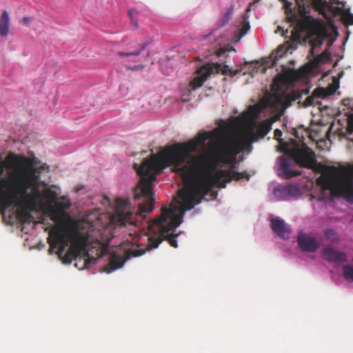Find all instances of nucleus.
Here are the masks:
<instances>
[{"instance_id": "nucleus-27", "label": "nucleus", "mask_w": 353, "mask_h": 353, "mask_svg": "<svg viewBox=\"0 0 353 353\" xmlns=\"http://www.w3.org/2000/svg\"><path fill=\"white\" fill-rule=\"evenodd\" d=\"M43 196L50 203L54 202L58 199L57 192L50 188H48L44 191Z\"/></svg>"}, {"instance_id": "nucleus-25", "label": "nucleus", "mask_w": 353, "mask_h": 353, "mask_svg": "<svg viewBox=\"0 0 353 353\" xmlns=\"http://www.w3.org/2000/svg\"><path fill=\"white\" fill-rule=\"evenodd\" d=\"M313 37L311 39V44L313 48L321 46L324 41V38L322 35L319 34V30L315 28L310 33Z\"/></svg>"}, {"instance_id": "nucleus-37", "label": "nucleus", "mask_w": 353, "mask_h": 353, "mask_svg": "<svg viewBox=\"0 0 353 353\" xmlns=\"http://www.w3.org/2000/svg\"><path fill=\"white\" fill-rule=\"evenodd\" d=\"M143 68H144L143 65H137L127 67V68L128 70H132V71H137V70L143 69Z\"/></svg>"}, {"instance_id": "nucleus-4", "label": "nucleus", "mask_w": 353, "mask_h": 353, "mask_svg": "<svg viewBox=\"0 0 353 353\" xmlns=\"http://www.w3.org/2000/svg\"><path fill=\"white\" fill-rule=\"evenodd\" d=\"M89 235L86 232H81L78 225L72 222L65 230L61 227L55 226L49 232L48 243L51 250L58 248L57 254L61 256L65 248L70 243V247L65 253L61 260L65 264H70L81 254L88 255L87 246L88 245Z\"/></svg>"}, {"instance_id": "nucleus-40", "label": "nucleus", "mask_w": 353, "mask_h": 353, "mask_svg": "<svg viewBox=\"0 0 353 353\" xmlns=\"http://www.w3.org/2000/svg\"><path fill=\"white\" fill-rule=\"evenodd\" d=\"M22 20L25 25H29L31 22V19L28 17H24Z\"/></svg>"}, {"instance_id": "nucleus-30", "label": "nucleus", "mask_w": 353, "mask_h": 353, "mask_svg": "<svg viewBox=\"0 0 353 353\" xmlns=\"http://www.w3.org/2000/svg\"><path fill=\"white\" fill-rule=\"evenodd\" d=\"M145 44H141L140 46H139V48L138 50H134V51H131V52H118V54L119 56H125V57H128V56H138L141 54V52L142 51H143L145 50Z\"/></svg>"}, {"instance_id": "nucleus-8", "label": "nucleus", "mask_w": 353, "mask_h": 353, "mask_svg": "<svg viewBox=\"0 0 353 353\" xmlns=\"http://www.w3.org/2000/svg\"><path fill=\"white\" fill-rule=\"evenodd\" d=\"M314 157V152L307 146L291 151L290 156L281 157L279 164L283 176L290 179L301 175L300 171L292 168L294 163L303 168H313L315 163Z\"/></svg>"}, {"instance_id": "nucleus-39", "label": "nucleus", "mask_w": 353, "mask_h": 353, "mask_svg": "<svg viewBox=\"0 0 353 353\" xmlns=\"http://www.w3.org/2000/svg\"><path fill=\"white\" fill-rule=\"evenodd\" d=\"M332 3H336L338 5V6H344L345 4V2L344 1H340L339 0H330Z\"/></svg>"}, {"instance_id": "nucleus-29", "label": "nucleus", "mask_w": 353, "mask_h": 353, "mask_svg": "<svg viewBox=\"0 0 353 353\" xmlns=\"http://www.w3.org/2000/svg\"><path fill=\"white\" fill-rule=\"evenodd\" d=\"M212 68H214V70L215 69L217 72H221L222 74H226L228 72H230V74L232 76H234V75L236 74V73H237V71L232 72L231 70L229 68V66L227 65L216 63L214 65V67H212Z\"/></svg>"}, {"instance_id": "nucleus-15", "label": "nucleus", "mask_w": 353, "mask_h": 353, "mask_svg": "<svg viewBox=\"0 0 353 353\" xmlns=\"http://www.w3.org/2000/svg\"><path fill=\"white\" fill-rule=\"evenodd\" d=\"M323 254L325 259L330 262L343 263L347 261V256L345 253L330 248H325Z\"/></svg>"}, {"instance_id": "nucleus-1", "label": "nucleus", "mask_w": 353, "mask_h": 353, "mask_svg": "<svg viewBox=\"0 0 353 353\" xmlns=\"http://www.w3.org/2000/svg\"><path fill=\"white\" fill-rule=\"evenodd\" d=\"M213 134L212 132L199 133L195 139L165 146L157 155L152 154L149 159H144L140 166L134 163L133 167L140 175L141 181L139 186L134 190V199L139 200L143 198L144 201L139 205V210L134 214L130 210L128 200L117 199L116 210L111 216V223L120 227L128 225L137 226V217L145 216L154 209V195L152 189L157 174L161 173L168 164H183L187 157L196 151L199 145L212 138Z\"/></svg>"}, {"instance_id": "nucleus-2", "label": "nucleus", "mask_w": 353, "mask_h": 353, "mask_svg": "<svg viewBox=\"0 0 353 353\" xmlns=\"http://www.w3.org/2000/svg\"><path fill=\"white\" fill-rule=\"evenodd\" d=\"M187 163L177 165L168 164L165 168L172 166V170L180 174L184 182V186L179 191L184 210H192L200 203L203 198L212 190L213 187L224 188L226 183L232 180L239 181L250 175L246 172H239L233 170H219L211 172L207 167L203 155H192L187 157Z\"/></svg>"}, {"instance_id": "nucleus-24", "label": "nucleus", "mask_w": 353, "mask_h": 353, "mask_svg": "<svg viewBox=\"0 0 353 353\" xmlns=\"http://www.w3.org/2000/svg\"><path fill=\"white\" fill-rule=\"evenodd\" d=\"M313 8L319 12L323 17L328 19L326 12L327 2L323 0H312Z\"/></svg>"}, {"instance_id": "nucleus-12", "label": "nucleus", "mask_w": 353, "mask_h": 353, "mask_svg": "<svg viewBox=\"0 0 353 353\" xmlns=\"http://www.w3.org/2000/svg\"><path fill=\"white\" fill-rule=\"evenodd\" d=\"M214 68L210 65H203L197 70L198 76L194 77L190 83L193 90L201 87L208 77L213 73Z\"/></svg>"}, {"instance_id": "nucleus-33", "label": "nucleus", "mask_w": 353, "mask_h": 353, "mask_svg": "<svg viewBox=\"0 0 353 353\" xmlns=\"http://www.w3.org/2000/svg\"><path fill=\"white\" fill-rule=\"evenodd\" d=\"M128 15L130 18V21L134 28H137L139 26L138 20L137 19V12L136 10H131L128 12Z\"/></svg>"}, {"instance_id": "nucleus-23", "label": "nucleus", "mask_w": 353, "mask_h": 353, "mask_svg": "<svg viewBox=\"0 0 353 353\" xmlns=\"http://www.w3.org/2000/svg\"><path fill=\"white\" fill-rule=\"evenodd\" d=\"M272 129V122L265 120L261 122L256 128V132L259 137H264Z\"/></svg>"}, {"instance_id": "nucleus-45", "label": "nucleus", "mask_w": 353, "mask_h": 353, "mask_svg": "<svg viewBox=\"0 0 353 353\" xmlns=\"http://www.w3.org/2000/svg\"><path fill=\"white\" fill-rule=\"evenodd\" d=\"M4 181H5L4 180L3 181H0V184L1 185Z\"/></svg>"}, {"instance_id": "nucleus-42", "label": "nucleus", "mask_w": 353, "mask_h": 353, "mask_svg": "<svg viewBox=\"0 0 353 353\" xmlns=\"http://www.w3.org/2000/svg\"><path fill=\"white\" fill-rule=\"evenodd\" d=\"M334 234V231L331 229L327 230L325 232V236L327 238H329L331 235Z\"/></svg>"}, {"instance_id": "nucleus-6", "label": "nucleus", "mask_w": 353, "mask_h": 353, "mask_svg": "<svg viewBox=\"0 0 353 353\" xmlns=\"http://www.w3.org/2000/svg\"><path fill=\"white\" fill-rule=\"evenodd\" d=\"M9 166L17 171L14 177L12 192L14 197L20 199L28 192L33 185L34 181H39V176L36 173V169L32 167L30 159L20 157L10 152L6 157Z\"/></svg>"}, {"instance_id": "nucleus-9", "label": "nucleus", "mask_w": 353, "mask_h": 353, "mask_svg": "<svg viewBox=\"0 0 353 353\" xmlns=\"http://www.w3.org/2000/svg\"><path fill=\"white\" fill-rule=\"evenodd\" d=\"M303 1L304 0H301V2H298V6L299 13L301 15L305 16V17L296 21L294 29L301 33L305 32L311 33L315 28L313 27L312 22L310 19L305 16L309 13V8Z\"/></svg>"}, {"instance_id": "nucleus-21", "label": "nucleus", "mask_w": 353, "mask_h": 353, "mask_svg": "<svg viewBox=\"0 0 353 353\" xmlns=\"http://www.w3.org/2000/svg\"><path fill=\"white\" fill-rule=\"evenodd\" d=\"M19 206L21 207V209L17 212L19 219L24 223H30L32 222L34 217L31 214V212L34 211L35 210H30V208L25 205Z\"/></svg>"}, {"instance_id": "nucleus-38", "label": "nucleus", "mask_w": 353, "mask_h": 353, "mask_svg": "<svg viewBox=\"0 0 353 353\" xmlns=\"http://www.w3.org/2000/svg\"><path fill=\"white\" fill-rule=\"evenodd\" d=\"M274 138L276 139H279L282 136V131L279 129H276L274 132Z\"/></svg>"}, {"instance_id": "nucleus-13", "label": "nucleus", "mask_w": 353, "mask_h": 353, "mask_svg": "<svg viewBox=\"0 0 353 353\" xmlns=\"http://www.w3.org/2000/svg\"><path fill=\"white\" fill-rule=\"evenodd\" d=\"M270 227L272 231L282 239H289L291 234L290 226L283 219L273 218L270 221Z\"/></svg>"}, {"instance_id": "nucleus-28", "label": "nucleus", "mask_w": 353, "mask_h": 353, "mask_svg": "<svg viewBox=\"0 0 353 353\" xmlns=\"http://www.w3.org/2000/svg\"><path fill=\"white\" fill-rule=\"evenodd\" d=\"M233 14L232 8L228 9L223 14V17L218 23L219 27H223L226 25L232 18Z\"/></svg>"}, {"instance_id": "nucleus-3", "label": "nucleus", "mask_w": 353, "mask_h": 353, "mask_svg": "<svg viewBox=\"0 0 353 353\" xmlns=\"http://www.w3.org/2000/svg\"><path fill=\"white\" fill-rule=\"evenodd\" d=\"M187 210L183 209V203H180L179 206L171 205L170 208L163 205L161 215L154 219L149 225L150 229L153 226H157L158 229L157 232H154V234L148 239L147 244H139L137 248L129 249L124 252L123 254L113 252L108 264L104 267V271L110 273L121 268L132 256H140L147 251L157 248L164 240L168 241L172 247L176 248L178 234L169 232H173L183 222L184 213Z\"/></svg>"}, {"instance_id": "nucleus-34", "label": "nucleus", "mask_w": 353, "mask_h": 353, "mask_svg": "<svg viewBox=\"0 0 353 353\" xmlns=\"http://www.w3.org/2000/svg\"><path fill=\"white\" fill-rule=\"evenodd\" d=\"M249 29H250L249 22L244 20L243 21L242 27L240 30V33H239L240 37H243L247 33V32L248 31Z\"/></svg>"}, {"instance_id": "nucleus-19", "label": "nucleus", "mask_w": 353, "mask_h": 353, "mask_svg": "<svg viewBox=\"0 0 353 353\" xmlns=\"http://www.w3.org/2000/svg\"><path fill=\"white\" fill-rule=\"evenodd\" d=\"M330 8L334 10L335 14L341 15L346 24L353 25V14L350 13L349 8L346 9L343 6Z\"/></svg>"}, {"instance_id": "nucleus-10", "label": "nucleus", "mask_w": 353, "mask_h": 353, "mask_svg": "<svg viewBox=\"0 0 353 353\" xmlns=\"http://www.w3.org/2000/svg\"><path fill=\"white\" fill-rule=\"evenodd\" d=\"M297 243L300 249L306 252H314L320 247V242L316 238L305 233L298 235Z\"/></svg>"}, {"instance_id": "nucleus-7", "label": "nucleus", "mask_w": 353, "mask_h": 353, "mask_svg": "<svg viewBox=\"0 0 353 353\" xmlns=\"http://www.w3.org/2000/svg\"><path fill=\"white\" fill-rule=\"evenodd\" d=\"M256 140L252 129L239 139H227L217 143L216 159L218 161L228 164L234 168L236 164V156Z\"/></svg>"}, {"instance_id": "nucleus-43", "label": "nucleus", "mask_w": 353, "mask_h": 353, "mask_svg": "<svg viewBox=\"0 0 353 353\" xmlns=\"http://www.w3.org/2000/svg\"><path fill=\"white\" fill-rule=\"evenodd\" d=\"M90 260H91L90 259L85 260V265H88V263L90 262Z\"/></svg>"}, {"instance_id": "nucleus-16", "label": "nucleus", "mask_w": 353, "mask_h": 353, "mask_svg": "<svg viewBox=\"0 0 353 353\" xmlns=\"http://www.w3.org/2000/svg\"><path fill=\"white\" fill-rule=\"evenodd\" d=\"M310 92L309 88H305L301 91L294 90L292 92L287 94L283 100V106L288 108L292 105L293 101L299 100L301 99L303 95H307Z\"/></svg>"}, {"instance_id": "nucleus-44", "label": "nucleus", "mask_w": 353, "mask_h": 353, "mask_svg": "<svg viewBox=\"0 0 353 353\" xmlns=\"http://www.w3.org/2000/svg\"><path fill=\"white\" fill-rule=\"evenodd\" d=\"M283 50V47L282 46L279 47L278 51H280V50Z\"/></svg>"}, {"instance_id": "nucleus-14", "label": "nucleus", "mask_w": 353, "mask_h": 353, "mask_svg": "<svg viewBox=\"0 0 353 353\" xmlns=\"http://www.w3.org/2000/svg\"><path fill=\"white\" fill-rule=\"evenodd\" d=\"M332 92H329L327 90L324 89L323 88H317L314 90L312 94L308 96L305 101L303 102V106L307 107L310 105H321V103L318 100V99L321 98L324 99L331 94Z\"/></svg>"}, {"instance_id": "nucleus-26", "label": "nucleus", "mask_w": 353, "mask_h": 353, "mask_svg": "<svg viewBox=\"0 0 353 353\" xmlns=\"http://www.w3.org/2000/svg\"><path fill=\"white\" fill-rule=\"evenodd\" d=\"M343 276L345 281L353 282V266L345 265L343 267Z\"/></svg>"}, {"instance_id": "nucleus-32", "label": "nucleus", "mask_w": 353, "mask_h": 353, "mask_svg": "<svg viewBox=\"0 0 353 353\" xmlns=\"http://www.w3.org/2000/svg\"><path fill=\"white\" fill-rule=\"evenodd\" d=\"M330 59V53L328 50L323 51L320 55L317 56L315 59L317 63H321L324 61L329 60Z\"/></svg>"}, {"instance_id": "nucleus-41", "label": "nucleus", "mask_w": 353, "mask_h": 353, "mask_svg": "<svg viewBox=\"0 0 353 353\" xmlns=\"http://www.w3.org/2000/svg\"><path fill=\"white\" fill-rule=\"evenodd\" d=\"M348 128L353 130V116L350 117L348 120Z\"/></svg>"}, {"instance_id": "nucleus-31", "label": "nucleus", "mask_w": 353, "mask_h": 353, "mask_svg": "<svg viewBox=\"0 0 353 353\" xmlns=\"http://www.w3.org/2000/svg\"><path fill=\"white\" fill-rule=\"evenodd\" d=\"M34 183H33V185L31 186V190H32V192L31 194H32L34 195V196L37 199V200H40L41 198V190H40V185L39 184V181H34Z\"/></svg>"}, {"instance_id": "nucleus-36", "label": "nucleus", "mask_w": 353, "mask_h": 353, "mask_svg": "<svg viewBox=\"0 0 353 353\" xmlns=\"http://www.w3.org/2000/svg\"><path fill=\"white\" fill-rule=\"evenodd\" d=\"M6 167H8L9 168H11L9 166V164L7 163L6 160L5 161V162H1L0 163V176L2 175L4 173L5 168Z\"/></svg>"}, {"instance_id": "nucleus-11", "label": "nucleus", "mask_w": 353, "mask_h": 353, "mask_svg": "<svg viewBox=\"0 0 353 353\" xmlns=\"http://www.w3.org/2000/svg\"><path fill=\"white\" fill-rule=\"evenodd\" d=\"M70 203H63L58 202L56 203V208L50 207V219L55 223H61L63 221L65 217L70 219L69 215L65 212V210L70 208Z\"/></svg>"}, {"instance_id": "nucleus-18", "label": "nucleus", "mask_w": 353, "mask_h": 353, "mask_svg": "<svg viewBox=\"0 0 353 353\" xmlns=\"http://www.w3.org/2000/svg\"><path fill=\"white\" fill-rule=\"evenodd\" d=\"M18 201L19 199L17 197H14L12 192L8 193L3 192L0 197V208L5 210L12 205H19Z\"/></svg>"}, {"instance_id": "nucleus-22", "label": "nucleus", "mask_w": 353, "mask_h": 353, "mask_svg": "<svg viewBox=\"0 0 353 353\" xmlns=\"http://www.w3.org/2000/svg\"><path fill=\"white\" fill-rule=\"evenodd\" d=\"M10 17L8 12L3 10L0 18V34L6 37L9 33Z\"/></svg>"}, {"instance_id": "nucleus-20", "label": "nucleus", "mask_w": 353, "mask_h": 353, "mask_svg": "<svg viewBox=\"0 0 353 353\" xmlns=\"http://www.w3.org/2000/svg\"><path fill=\"white\" fill-rule=\"evenodd\" d=\"M39 200L36 199L31 193L28 192L18 201L19 205H25L30 210H36L38 205Z\"/></svg>"}, {"instance_id": "nucleus-46", "label": "nucleus", "mask_w": 353, "mask_h": 353, "mask_svg": "<svg viewBox=\"0 0 353 353\" xmlns=\"http://www.w3.org/2000/svg\"><path fill=\"white\" fill-rule=\"evenodd\" d=\"M149 56V52L147 53L146 54V57H148Z\"/></svg>"}, {"instance_id": "nucleus-35", "label": "nucleus", "mask_w": 353, "mask_h": 353, "mask_svg": "<svg viewBox=\"0 0 353 353\" xmlns=\"http://www.w3.org/2000/svg\"><path fill=\"white\" fill-rule=\"evenodd\" d=\"M301 33V32H298V30H296L294 28V30L292 32V39L293 42H296V43H300V39H301L300 34Z\"/></svg>"}, {"instance_id": "nucleus-5", "label": "nucleus", "mask_w": 353, "mask_h": 353, "mask_svg": "<svg viewBox=\"0 0 353 353\" xmlns=\"http://www.w3.org/2000/svg\"><path fill=\"white\" fill-rule=\"evenodd\" d=\"M316 183L323 191L329 190L331 196H343L353 204V165L325 167Z\"/></svg>"}, {"instance_id": "nucleus-17", "label": "nucleus", "mask_w": 353, "mask_h": 353, "mask_svg": "<svg viewBox=\"0 0 353 353\" xmlns=\"http://www.w3.org/2000/svg\"><path fill=\"white\" fill-rule=\"evenodd\" d=\"M277 191L280 192L284 199H289L291 197H296L301 195L300 189L294 184L283 186Z\"/></svg>"}]
</instances>
